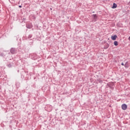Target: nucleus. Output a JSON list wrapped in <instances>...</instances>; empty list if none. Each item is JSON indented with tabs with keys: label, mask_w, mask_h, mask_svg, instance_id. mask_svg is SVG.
Instances as JSON below:
<instances>
[{
	"label": "nucleus",
	"mask_w": 130,
	"mask_h": 130,
	"mask_svg": "<svg viewBox=\"0 0 130 130\" xmlns=\"http://www.w3.org/2000/svg\"><path fill=\"white\" fill-rule=\"evenodd\" d=\"M129 4H130V2H129Z\"/></svg>",
	"instance_id": "nucleus-16"
},
{
	"label": "nucleus",
	"mask_w": 130,
	"mask_h": 130,
	"mask_svg": "<svg viewBox=\"0 0 130 130\" xmlns=\"http://www.w3.org/2000/svg\"><path fill=\"white\" fill-rule=\"evenodd\" d=\"M116 8H117V5H116V4H115V3H113L112 8V9H116Z\"/></svg>",
	"instance_id": "nucleus-9"
},
{
	"label": "nucleus",
	"mask_w": 130,
	"mask_h": 130,
	"mask_svg": "<svg viewBox=\"0 0 130 130\" xmlns=\"http://www.w3.org/2000/svg\"><path fill=\"white\" fill-rule=\"evenodd\" d=\"M121 66H124V64L123 63V62H122V63H121Z\"/></svg>",
	"instance_id": "nucleus-14"
},
{
	"label": "nucleus",
	"mask_w": 130,
	"mask_h": 130,
	"mask_svg": "<svg viewBox=\"0 0 130 130\" xmlns=\"http://www.w3.org/2000/svg\"><path fill=\"white\" fill-rule=\"evenodd\" d=\"M93 13H95V12H93Z\"/></svg>",
	"instance_id": "nucleus-17"
},
{
	"label": "nucleus",
	"mask_w": 130,
	"mask_h": 130,
	"mask_svg": "<svg viewBox=\"0 0 130 130\" xmlns=\"http://www.w3.org/2000/svg\"><path fill=\"white\" fill-rule=\"evenodd\" d=\"M32 38V35H29L28 36V39H30Z\"/></svg>",
	"instance_id": "nucleus-13"
},
{
	"label": "nucleus",
	"mask_w": 130,
	"mask_h": 130,
	"mask_svg": "<svg viewBox=\"0 0 130 130\" xmlns=\"http://www.w3.org/2000/svg\"><path fill=\"white\" fill-rule=\"evenodd\" d=\"M124 67L125 69H127L129 67V66L128 65V62L126 61L124 64Z\"/></svg>",
	"instance_id": "nucleus-7"
},
{
	"label": "nucleus",
	"mask_w": 130,
	"mask_h": 130,
	"mask_svg": "<svg viewBox=\"0 0 130 130\" xmlns=\"http://www.w3.org/2000/svg\"><path fill=\"white\" fill-rule=\"evenodd\" d=\"M108 86L111 89V90L114 89V83H113V82L108 83Z\"/></svg>",
	"instance_id": "nucleus-2"
},
{
	"label": "nucleus",
	"mask_w": 130,
	"mask_h": 130,
	"mask_svg": "<svg viewBox=\"0 0 130 130\" xmlns=\"http://www.w3.org/2000/svg\"><path fill=\"white\" fill-rule=\"evenodd\" d=\"M26 27L28 28V29H31V28H32V26H31L30 25H26Z\"/></svg>",
	"instance_id": "nucleus-12"
},
{
	"label": "nucleus",
	"mask_w": 130,
	"mask_h": 130,
	"mask_svg": "<svg viewBox=\"0 0 130 130\" xmlns=\"http://www.w3.org/2000/svg\"><path fill=\"white\" fill-rule=\"evenodd\" d=\"M6 55H7V53H2L0 54V56H2V57H4V58H6Z\"/></svg>",
	"instance_id": "nucleus-6"
},
{
	"label": "nucleus",
	"mask_w": 130,
	"mask_h": 130,
	"mask_svg": "<svg viewBox=\"0 0 130 130\" xmlns=\"http://www.w3.org/2000/svg\"><path fill=\"white\" fill-rule=\"evenodd\" d=\"M116 38H117V36H116V35L111 36L112 40H116Z\"/></svg>",
	"instance_id": "nucleus-5"
},
{
	"label": "nucleus",
	"mask_w": 130,
	"mask_h": 130,
	"mask_svg": "<svg viewBox=\"0 0 130 130\" xmlns=\"http://www.w3.org/2000/svg\"><path fill=\"white\" fill-rule=\"evenodd\" d=\"M109 47V44H106L104 46V49H107Z\"/></svg>",
	"instance_id": "nucleus-10"
},
{
	"label": "nucleus",
	"mask_w": 130,
	"mask_h": 130,
	"mask_svg": "<svg viewBox=\"0 0 130 130\" xmlns=\"http://www.w3.org/2000/svg\"><path fill=\"white\" fill-rule=\"evenodd\" d=\"M121 108L122 110H126L127 109V105L125 104H123L121 106Z\"/></svg>",
	"instance_id": "nucleus-4"
},
{
	"label": "nucleus",
	"mask_w": 130,
	"mask_h": 130,
	"mask_svg": "<svg viewBox=\"0 0 130 130\" xmlns=\"http://www.w3.org/2000/svg\"><path fill=\"white\" fill-rule=\"evenodd\" d=\"M92 17L94 22H97V20L98 19V16H97V14H93Z\"/></svg>",
	"instance_id": "nucleus-3"
},
{
	"label": "nucleus",
	"mask_w": 130,
	"mask_h": 130,
	"mask_svg": "<svg viewBox=\"0 0 130 130\" xmlns=\"http://www.w3.org/2000/svg\"><path fill=\"white\" fill-rule=\"evenodd\" d=\"M10 52L11 54H16L18 52V49L15 48H12L10 49Z\"/></svg>",
	"instance_id": "nucleus-1"
},
{
	"label": "nucleus",
	"mask_w": 130,
	"mask_h": 130,
	"mask_svg": "<svg viewBox=\"0 0 130 130\" xmlns=\"http://www.w3.org/2000/svg\"><path fill=\"white\" fill-rule=\"evenodd\" d=\"M114 45H115V46H117V45H118V42H117V41H114Z\"/></svg>",
	"instance_id": "nucleus-11"
},
{
	"label": "nucleus",
	"mask_w": 130,
	"mask_h": 130,
	"mask_svg": "<svg viewBox=\"0 0 130 130\" xmlns=\"http://www.w3.org/2000/svg\"><path fill=\"white\" fill-rule=\"evenodd\" d=\"M14 66V63L13 62H11L9 64H7V67H8V68H12V67H13Z\"/></svg>",
	"instance_id": "nucleus-8"
},
{
	"label": "nucleus",
	"mask_w": 130,
	"mask_h": 130,
	"mask_svg": "<svg viewBox=\"0 0 130 130\" xmlns=\"http://www.w3.org/2000/svg\"><path fill=\"white\" fill-rule=\"evenodd\" d=\"M19 8H22V6L19 5Z\"/></svg>",
	"instance_id": "nucleus-15"
}]
</instances>
